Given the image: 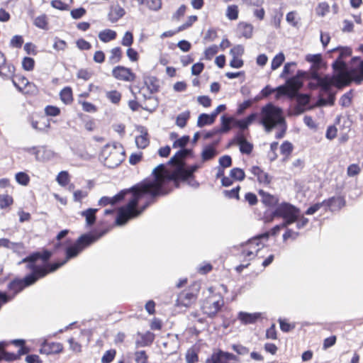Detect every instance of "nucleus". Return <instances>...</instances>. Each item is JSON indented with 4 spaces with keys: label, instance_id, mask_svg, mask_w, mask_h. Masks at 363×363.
<instances>
[{
    "label": "nucleus",
    "instance_id": "f257e3e1",
    "mask_svg": "<svg viewBox=\"0 0 363 363\" xmlns=\"http://www.w3.org/2000/svg\"><path fill=\"white\" fill-rule=\"evenodd\" d=\"M154 179L144 181L133 186L128 203L122 207L116 218V224L124 225L128 220L138 217L154 201L157 196L165 195L170 189L167 185L173 180V176L167 170L164 164H159L153 171Z\"/></svg>",
    "mask_w": 363,
    "mask_h": 363
},
{
    "label": "nucleus",
    "instance_id": "f03ea898",
    "mask_svg": "<svg viewBox=\"0 0 363 363\" xmlns=\"http://www.w3.org/2000/svg\"><path fill=\"white\" fill-rule=\"evenodd\" d=\"M104 234L105 231L99 233H89L82 235L72 246L67 248L66 257L62 262L53 263L50 266V271L55 272L58 268L66 264L69 259L76 257L85 248L96 242Z\"/></svg>",
    "mask_w": 363,
    "mask_h": 363
},
{
    "label": "nucleus",
    "instance_id": "7ed1b4c3",
    "mask_svg": "<svg viewBox=\"0 0 363 363\" xmlns=\"http://www.w3.org/2000/svg\"><path fill=\"white\" fill-rule=\"evenodd\" d=\"M306 72L298 70L296 76L286 80L284 85L277 87V94L276 99H279L281 96L285 95L290 99L297 98L299 104L305 106L309 102V96L306 94H298L299 89L303 86L301 77L306 75Z\"/></svg>",
    "mask_w": 363,
    "mask_h": 363
},
{
    "label": "nucleus",
    "instance_id": "20e7f679",
    "mask_svg": "<svg viewBox=\"0 0 363 363\" xmlns=\"http://www.w3.org/2000/svg\"><path fill=\"white\" fill-rule=\"evenodd\" d=\"M283 111L281 108L269 103L262 106L260 111L259 123L266 132L269 133L280 124L285 123Z\"/></svg>",
    "mask_w": 363,
    "mask_h": 363
},
{
    "label": "nucleus",
    "instance_id": "39448f33",
    "mask_svg": "<svg viewBox=\"0 0 363 363\" xmlns=\"http://www.w3.org/2000/svg\"><path fill=\"white\" fill-rule=\"evenodd\" d=\"M306 60L312 64L309 78L315 82L314 86H321L323 89L328 90L332 85L336 86L335 74H333L332 77L325 75L321 77L318 73V69L323 65L320 54H308L306 56Z\"/></svg>",
    "mask_w": 363,
    "mask_h": 363
},
{
    "label": "nucleus",
    "instance_id": "423d86ee",
    "mask_svg": "<svg viewBox=\"0 0 363 363\" xmlns=\"http://www.w3.org/2000/svg\"><path fill=\"white\" fill-rule=\"evenodd\" d=\"M335 67H339L341 70L335 74L336 86L342 87L348 85L351 82L359 84L363 81V61H362L358 69L347 70L346 64L344 62L338 61L335 64Z\"/></svg>",
    "mask_w": 363,
    "mask_h": 363
},
{
    "label": "nucleus",
    "instance_id": "0eeeda50",
    "mask_svg": "<svg viewBox=\"0 0 363 363\" xmlns=\"http://www.w3.org/2000/svg\"><path fill=\"white\" fill-rule=\"evenodd\" d=\"M104 165L108 168L118 167L125 159V152L120 143L106 145L100 155Z\"/></svg>",
    "mask_w": 363,
    "mask_h": 363
},
{
    "label": "nucleus",
    "instance_id": "6e6552de",
    "mask_svg": "<svg viewBox=\"0 0 363 363\" xmlns=\"http://www.w3.org/2000/svg\"><path fill=\"white\" fill-rule=\"evenodd\" d=\"M273 216L284 218L283 225H289L295 222L300 217V210L289 203H282L277 206Z\"/></svg>",
    "mask_w": 363,
    "mask_h": 363
},
{
    "label": "nucleus",
    "instance_id": "1a4fd4ad",
    "mask_svg": "<svg viewBox=\"0 0 363 363\" xmlns=\"http://www.w3.org/2000/svg\"><path fill=\"white\" fill-rule=\"evenodd\" d=\"M268 236V233H264L262 235L249 240L247 242L243 245L241 255L247 260L254 259V257L257 255L259 250L264 247V244L261 241V239H267Z\"/></svg>",
    "mask_w": 363,
    "mask_h": 363
},
{
    "label": "nucleus",
    "instance_id": "9d476101",
    "mask_svg": "<svg viewBox=\"0 0 363 363\" xmlns=\"http://www.w3.org/2000/svg\"><path fill=\"white\" fill-rule=\"evenodd\" d=\"M223 304V299L220 294H211L204 301L202 305V310L204 313L211 317L220 311Z\"/></svg>",
    "mask_w": 363,
    "mask_h": 363
},
{
    "label": "nucleus",
    "instance_id": "9b49d317",
    "mask_svg": "<svg viewBox=\"0 0 363 363\" xmlns=\"http://www.w3.org/2000/svg\"><path fill=\"white\" fill-rule=\"evenodd\" d=\"M23 150L35 156L37 161L48 162L53 160L56 157V153L46 146H33L26 147Z\"/></svg>",
    "mask_w": 363,
    "mask_h": 363
},
{
    "label": "nucleus",
    "instance_id": "f8f14e48",
    "mask_svg": "<svg viewBox=\"0 0 363 363\" xmlns=\"http://www.w3.org/2000/svg\"><path fill=\"white\" fill-rule=\"evenodd\" d=\"M41 257L40 253H34L26 258H24L19 264L23 262H27V268L32 271L30 275H33L36 278V281L47 275L50 271V268L48 269L44 267H38L35 264V262Z\"/></svg>",
    "mask_w": 363,
    "mask_h": 363
},
{
    "label": "nucleus",
    "instance_id": "ddd939ff",
    "mask_svg": "<svg viewBox=\"0 0 363 363\" xmlns=\"http://www.w3.org/2000/svg\"><path fill=\"white\" fill-rule=\"evenodd\" d=\"M36 281L33 275H28L23 279H14L8 285V289L13 292L12 298L25 287L32 285Z\"/></svg>",
    "mask_w": 363,
    "mask_h": 363
},
{
    "label": "nucleus",
    "instance_id": "4468645a",
    "mask_svg": "<svg viewBox=\"0 0 363 363\" xmlns=\"http://www.w3.org/2000/svg\"><path fill=\"white\" fill-rule=\"evenodd\" d=\"M112 74L118 80L124 82H133L135 78L130 69L123 66L116 67L112 71Z\"/></svg>",
    "mask_w": 363,
    "mask_h": 363
},
{
    "label": "nucleus",
    "instance_id": "2eb2a0df",
    "mask_svg": "<svg viewBox=\"0 0 363 363\" xmlns=\"http://www.w3.org/2000/svg\"><path fill=\"white\" fill-rule=\"evenodd\" d=\"M237 357L233 354L222 351L213 354L206 363H235Z\"/></svg>",
    "mask_w": 363,
    "mask_h": 363
},
{
    "label": "nucleus",
    "instance_id": "dca6fc26",
    "mask_svg": "<svg viewBox=\"0 0 363 363\" xmlns=\"http://www.w3.org/2000/svg\"><path fill=\"white\" fill-rule=\"evenodd\" d=\"M63 346L60 342H48L47 340H44L41 343L40 352L43 354H57L62 351Z\"/></svg>",
    "mask_w": 363,
    "mask_h": 363
},
{
    "label": "nucleus",
    "instance_id": "f3484780",
    "mask_svg": "<svg viewBox=\"0 0 363 363\" xmlns=\"http://www.w3.org/2000/svg\"><path fill=\"white\" fill-rule=\"evenodd\" d=\"M262 318L261 313H246V312H240L238 315V318L240 321L245 325L253 324L257 321L259 318Z\"/></svg>",
    "mask_w": 363,
    "mask_h": 363
},
{
    "label": "nucleus",
    "instance_id": "a211bd4d",
    "mask_svg": "<svg viewBox=\"0 0 363 363\" xmlns=\"http://www.w3.org/2000/svg\"><path fill=\"white\" fill-rule=\"evenodd\" d=\"M196 300V297L194 294L191 292L184 291L182 292L179 294L178 298L177 299V306H184L189 307L194 301Z\"/></svg>",
    "mask_w": 363,
    "mask_h": 363
},
{
    "label": "nucleus",
    "instance_id": "6ab92c4d",
    "mask_svg": "<svg viewBox=\"0 0 363 363\" xmlns=\"http://www.w3.org/2000/svg\"><path fill=\"white\" fill-rule=\"evenodd\" d=\"M250 172L257 177L258 182L260 184L267 185L271 182L269 175L257 166L252 167Z\"/></svg>",
    "mask_w": 363,
    "mask_h": 363
},
{
    "label": "nucleus",
    "instance_id": "aec40b11",
    "mask_svg": "<svg viewBox=\"0 0 363 363\" xmlns=\"http://www.w3.org/2000/svg\"><path fill=\"white\" fill-rule=\"evenodd\" d=\"M323 203L331 211L339 210L345 205V201L342 196L332 197L328 200L324 201Z\"/></svg>",
    "mask_w": 363,
    "mask_h": 363
},
{
    "label": "nucleus",
    "instance_id": "412c9836",
    "mask_svg": "<svg viewBox=\"0 0 363 363\" xmlns=\"http://www.w3.org/2000/svg\"><path fill=\"white\" fill-rule=\"evenodd\" d=\"M125 12V10L119 5L112 6L108 13V19L111 22L115 23L121 18Z\"/></svg>",
    "mask_w": 363,
    "mask_h": 363
},
{
    "label": "nucleus",
    "instance_id": "4be33fe9",
    "mask_svg": "<svg viewBox=\"0 0 363 363\" xmlns=\"http://www.w3.org/2000/svg\"><path fill=\"white\" fill-rule=\"evenodd\" d=\"M145 102L142 105V108L149 112H153L156 110L159 105V101L156 97L144 95Z\"/></svg>",
    "mask_w": 363,
    "mask_h": 363
},
{
    "label": "nucleus",
    "instance_id": "5701e85b",
    "mask_svg": "<svg viewBox=\"0 0 363 363\" xmlns=\"http://www.w3.org/2000/svg\"><path fill=\"white\" fill-rule=\"evenodd\" d=\"M262 202L267 206H274L278 203L279 199L277 196L260 190L259 191Z\"/></svg>",
    "mask_w": 363,
    "mask_h": 363
},
{
    "label": "nucleus",
    "instance_id": "b1692460",
    "mask_svg": "<svg viewBox=\"0 0 363 363\" xmlns=\"http://www.w3.org/2000/svg\"><path fill=\"white\" fill-rule=\"evenodd\" d=\"M199 168V166L194 164L187 168H180L177 172V177L182 179H187L191 177L194 172Z\"/></svg>",
    "mask_w": 363,
    "mask_h": 363
},
{
    "label": "nucleus",
    "instance_id": "393cba45",
    "mask_svg": "<svg viewBox=\"0 0 363 363\" xmlns=\"http://www.w3.org/2000/svg\"><path fill=\"white\" fill-rule=\"evenodd\" d=\"M15 67L6 62L0 67V76L6 79H13Z\"/></svg>",
    "mask_w": 363,
    "mask_h": 363
},
{
    "label": "nucleus",
    "instance_id": "a878e982",
    "mask_svg": "<svg viewBox=\"0 0 363 363\" xmlns=\"http://www.w3.org/2000/svg\"><path fill=\"white\" fill-rule=\"evenodd\" d=\"M257 114L255 113L250 114L247 118L242 120H235L234 125L239 127L242 130L247 129L248 126L257 118Z\"/></svg>",
    "mask_w": 363,
    "mask_h": 363
},
{
    "label": "nucleus",
    "instance_id": "bb28decb",
    "mask_svg": "<svg viewBox=\"0 0 363 363\" xmlns=\"http://www.w3.org/2000/svg\"><path fill=\"white\" fill-rule=\"evenodd\" d=\"M149 142L147 130L143 127L140 128V135L135 138L137 147L143 149L148 145Z\"/></svg>",
    "mask_w": 363,
    "mask_h": 363
},
{
    "label": "nucleus",
    "instance_id": "cd10ccee",
    "mask_svg": "<svg viewBox=\"0 0 363 363\" xmlns=\"http://www.w3.org/2000/svg\"><path fill=\"white\" fill-rule=\"evenodd\" d=\"M238 29L245 38H250L252 36L253 26L250 23L240 22L238 23Z\"/></svg>",
    "mask_w": 363,
    "mask_h": 363
},
{
    "label": "nucleus",
    "instance_id": "c85d7f7f",
    "mask_svg": "<svg viewBox=\"0 0 363 363\" xmlns=\"http://www.w3.org/2000/svg\"><path fill=\"white\" fill-rule=\"evenodd\" d=\"M145 84L150 94L158 91L160 88L159 80L155 77H148L145 79Z\"/></svg>",
    "mask_w": 363,
    "mask_h": 363
},
{
    "label": "nucleus",
    "instance_id": "c756f323",
    "mask_svg": "<svg viewBox=\"0 0 363 363\" xmlns=\"http://www.w3.org/2000/svg\"><path fill=\"white\" fill-rule=\"evenodd\" d=\"M116 32L111 29H105L99 33V38L104 43H108L116 39Z\"/></svg>",
    "mask_w": 363,
    "mask_h": 363
},
{
    "label": "nucleus",
    "instance_id": "7c9ffc66",
    "mask_svg": "<svg viewBox=\"0 0 363 363\" xmlns=\"http://www.w3.org/2000/svg\"><path fill=\"white\" fill-rule=\"evenodd\" d=\"M238 144L240 147V150L243 154H250L253 146L251 143L247 142L243 137H239L237 139Z\"/></svg>",
    "mask_w": 363,
    "mask_h": 363
},
{
    "label": "nucleus",
    "instance_id": "2f4dec72",
    "mask_svg": "<svg viewBox=\"0 0 363 363\" xmlns=\"http://www.w3.org/2000/svg\"><path fill=\"white\" fill-rule=\"evenodd\" d=\"M97 209L96 208H88L86 211H84L81 213V215L84 216L86 219V223L87 225H92L96 221V212Z\"/></svg>",
    "mask_w": 363,
    "mask_h": 363
},
{
    "label": "nucleus",
    "instance_id": "473e14b6",
    "mask_svg": "<svg viewBox=\"0 0 363 363\" xmlns=\"http://www.w3.org/2000/svg\"><path fill=\"white\" fill-rule=\"evenodd\" d=\"M123 197H124L123 192H121L120 194H118L111 198L107 197V196H104L100 199L99 203L102 206H106L109 203L111 205H113V204L116 203L117 202H118L120 200H121Z\"/></svg>",
    "mask_w": 363,
    "mask_h": 363
},
{
    "label": "nucleus",
    "instance_id": "72a5a7b5",
    "mask_svg": "<svg viewBox=\"0 0 363 363\" xmlns=\"http://www.w3.org/2000/svg\"><path fill=\"white\" fill-rule=\"evenodd\" d=\"M216 155V150L212 145L206 146L202 152H201V158L203 162H206L213 159Z\"/></svg>",
    "mask_w": 363,
    "mask_h": 363
},
{
    "label": "nucleus",
    "instance_id": "f704fd0d",
    "mask_svg": "<svg viewBox=\"0 0 363 363\" xmlns=\"http://www.w3.org/2000/svg\"><path fill=\"white\" fill-rule=\"evenodd\" d=\"M12 83L20 91H23L26 86L30 84L28 80L23 76H16L12 79Z\"/></svg>",
    "mask_w": 363,
    "mask_h": 363
},
{
    "label": "nucleus",
    "instance_id": "c9c22d12",
    "mask_svg": "<svg viewBox=\"0 0 363 363\" xmlns=\"http://www.w3.org/2000/svg\"><path fill=\"white\" fill-rule=\"evenodd\" d=\"M214 121H215V119L213 117V116L211 115V114L201 113V115H199V116L198 118L197 125L199 127H203L204 125H211V124L213 123Z\"/></svg>",
    "mask_w": 363,
    "mask_h": 363
},
{
    "label": "nucleus",
    "instance_id": "e433bc0d",
    "mask_svg": "<svg viewBox=\"0 0 363 363\" xmlns=\"http://www.w3.org/2000/svg\"><path fill=\"white\" fill-rule=\"evenodd\" d=\"M60 99L65 104H69L73 101L72 91L69 86L65 87L60 93Z\"/></svg>",
    "mask_w": 363,
    "mask_h": 363
},
{
    "label": "nucleus",
    "instance_id": "4c0bfd02",
    "mask_svg": "<svg viewBox=\"0 0 363 363\" xmlns=\"http://www.w3.org/2000/svg\"><path fill=\"white\" fill-rule=\"evenodd\" d=\"M33 24L38 28L43 30H48V21L45 14H42L33 20Z\"/></svg>",
    "mask_w": 363,
    "mask_h": 363
},
{
    "label": "nucleus",
    "instance_id": "58836bf2",
    "mask_svg": "<svg viewBox=\"0 0 363 363\" xmlns=\"http://www.w3.org/2000/svg\"><path fill=\"white\" fill-rule=\"evenodd\" d=\"M238 6L237 5H230L226 9V17L230 21H235L238 18Z\"/></svg>",
    "mask_w": 363,
    "mask_h": 363
},
{
    "label": "nucleus",
    "instance_id": "ea45409f",
    "mask_svg": "<svg viewBox=\"0 0 363 363\" xmlns=\"http://www.w3.org/2000/svg\"><path fill=\"white\" fill-rule=\"evenodd\" d=\"M56 181L58 183L59 185L61 186H67L69 181V174L68 172L67 171H61L59 172V174L57 175Z\"/></svg>",
    "mask_w": 363,
    "mask_h": 363
},
{
    "label": "nucleus",
    "instance_id": "a19ab883",
    "mask_svg": "<svg viewBox=\"0 0 363 363\" xmlns=\"http://www.w3.org/2000/svg\"><path fill=\"white\" fill-rule=\"evenodd\" d=\"M351 55V50L350 48H341L340 49V55H339V57L334 62V63L333 64V67L334 69V71H335V74H336L337 73H339L340 72V69L339 67H335V64L336 62H337L338 61L340 62H343L342 61V59L343 57H347V56H350Z\"/></svg>",
    "mask_w": 363,
    "mask_h": 363
},
{
    "label": "nucleus",
    "instance_id": "79ce46f5",
    "mask_svg": "<svg viewBox=\"0 0 363 363\" xmlns=\"http://www.w3.org/2000/svg\"><path fill=\"white\" fill-rule=\"evenodd\" d=\"M235 119L231 117H226L225 116H223L221 117V128L220 131L221 133H226L229 131L231 128L230 124L232 123H234Z\"/></svg>",
    "mask_w": 363,
    "mask_h": 363
},
{
    "label": "nucleus",
    "instance_id": "37998d69",
    "mask_svg": "<svg viewBox=\"0 0 363 363\" xmlns=\"http://www.w3.org/2000/svg\"><path fill=\"white\" fill-rule=\"evenodd\" d=\"M106 97L111 103L118 104L121 99V94L116 90L108 91L106 92Z\"/></svg>",
    "mask_w": 363,
    "mask_h": 363
},
{
    "label": "nucleus",
    "instance_id": "c03bdc74",
    "mask_svg": "<svg viewBox=\"0 0 363 363\" xmlns=\"http://www.w3.org/2000/svg\"><path fill=\"white\" fill-rule=\"evenodd\" d=\"M285 57L283 52H279L273 58L271 63V68L272 70L278 69L284 62Z\"/></svg>",
    "mask_w": 363,
    "mask_h": 363
},
{
    "label": "nucleus",
    "instance_id": "a18cd8bd",
    "mask_svg": "<svg viewBox=\"0 0 363 363\" xmlns=\"http://www.w3.org/2000/svg\"><path fill=\"white\" fill-rule=\"evenodd\" d=\"M190 113L189 111H184L179 113L176 119V124L180 128H184L186 124L187 120L189 118Z\"/></svg>",
    "mask_w": 363,
    "mask_h": 363
},
{
    "label": "nucleus",
    "instance_id": "49530a36",
    "mask_svg": "<svg viewBox=\"0 0 363 363\" xmlns=\"http://www.w3.org/2000/svg\"><path fill=\"white\" fill-rule=\"evenodd\" d=\"M15 179L17 183L23 186H27L30 182L29 176L23 172L16 174Z\"/></svg>",
    "mask_w": 363,
    "mask_h": 363
},
{
    "label": "nucleus",
    "instance_id": "de8ad7c7",
    "mask_svg": "<svg viewBox=\"0 0 363 363\" xmlns=\"http://www.w3.org/2000/svg\"><path fill=\"white\" fill-rule=\"evenodd\" d=\"M191 153V150L188 149H181L170 160V162L177 163L179 160L186 157Z\"/></svg>",
    "mask_w": 363,
    "mask_h": 363
},
{
    "label": "nucleus",
    "instance_id": "09e8293b",
    "mask_svg": "<svg viewBox=\"0 0 363 363\" xmlns=\"http://www.w3.org/2000/svg\"><path fill=\"white\" fill-rule=\"evenodd\" d=\"M13 203V198L8 194H0V208L4 209Z\"/></svg>",
    "mask_w": 363,
    "mask_h": 363
},
{
    "label": "nucleus",
    "instance_id": "8fccbe9b",
    "mask_svg": "<svg viewBox=\"0 0 363 363\" xmlns=\"http://www.w3.org/2000/svg\"><path fill=\"white\" fill-rule=\"evenodd\" d=\"M230 176L235 180L242 181L244 179L245 174L242 169L233 168L230 170Z\"/></svg>",
    "mask_w": 363,
    "mask_h": 363
},
{
    "label": "nucleus",
    "instance_id": "3c124183",
    "mask_svg": "<svg viewBox=\"0 0 363 363\" xmlns=\"http://www.w3.org/2000/svg\"><path fill=\"white\" fill-rule=\"evenodd\" d=\"M121 58V50L120 48L116 47L113 48L111 50V56L109 57V60L112 63H116L120 61Z\"/></svg>",
    "mask_w": 363,
    "mask_h": 363
},
{
    "label": "nucleus",
    "instance_id": "603ef678",
    "mask_svg": "<svg viewBox=\"0 0 363 363\" xmlns=\"http://www.w3.org/2000/svg\"><path fill=\"white\" fill-rule=\"evenodd\" d=\"M218 52V46L213 45L206 48L204 51L205 59L210 60Z\"/></svg>",
    "mask_w": 363,
    "mask_h": 363
},
{
    "label": "nucleus",
    "instance_id": "864d4df0",
    "mask_svg": "<svg viewBox=\"0 0 363 363\" xmlns=\"http://www.w3.org/2000/svg\"><path fill=\"white\" fill-rule=\"evenodd\" d=\"M35 61L33 58L25 57L22 60V67L26 71H31L33 69Z\"/></svg>",
    "mask_w": 363,
    "mask_h": 363
},
{
    "label": "nucleus",
    "instance_id": "5fc2aeb1",
    "mask_svg": "<svg viewBox=\"0 0 363 363\" xmlns=\"http://www.w3.org/2000/svg\"><path fill=\"white\" fill-rule=\"evenodd\" d=\"M115 350H107L101 357V363H110L111 362L116 356Z\"/></svg>",
    "mask_w": 363,
    "mask_h": 363
},
{
    "label": "nucleus",
    "instance_id": "6e6d98bb",
    "mask_svg": "<svg viewBox=\"0 0 363 363\" xmlns=\"http://www.w3.org/2000/svg\"><path fill=\"white\" fill-rule=\"evenodd\" d=\"M69 345V349L75 353H79L82 351V345L77 342L74 337H71L68 340Z\"/></svg>",
    "mask_w": 363,
    "mask_h": 363
},
{
    "label": "nucleus",
    "instance_id": "4d7b16f0",
    "mask_svg": "<svg viewBox=\"0 0 363 363\" xmlns=\"http://www.w3.org/2000/svg\"><path fill=\"white\" fill-rule=\"evenodd\" d=\"M361 172V167L357 164H350L347 169V174L350 177L357 176Z\"/></svg>",
    "mask_w": 363,
    "mask_h": 363
},
{
    "label": "nucleus",
    "instance_id": "13d9d810",
    "mask_svg": "<svg viewBox=\"0 0 363 363\" xmlns=\"http://www.w3.org/2000/svg\"><path fill=\"white\" fill-rule=\"evenodd\" d=\"M20 243H16L11 242L9 239L6 238H0V247H4L7 249L15 250L16 247L20 246Z\"/></svg>",
    "mask_w": 363,
    "mask_h": 363
},
{
    "label": "nucleus",
    "instance_id": "bf43d9fd",
    "mask_svg": "<svg viewBox=\"0 0 363 363\" xmlns=\"http://www.w3.org/2000/svg\"><path fill=\"white\" fill-rule=\"evenodd\" d=\"M147 355L144 350L138 351L135 353V360L136 363H147Z\"/></svg>",
    "mask_w": 363,
    "mask_h": 363
},
{
    "label": "nucleus",
    "instance_id": "052dcab7",
    "mask_svg": "<svg viewBox=\"0 0 363 363\" xmlns=\"http://www.w3.org/2000/svg\"><path fill=\"white\" fill-rule=\"evenodd\" d=\"M292 144L288 141H285L280 147L281 153L284 155L289 156L292 152Z\"/></svg>",
    "mask_w": 363,
    "mask_h": 363
},
{
    "label": "nucleus",
    "instance_id": "680f3d73",
    "mask_svg": "<svg viewBox=\"0 0 363 363\" xmlns=\"http://www.w3.org/2000/svg\"><path fill=\"white\" fill-rule=\"evenodd\" d=\"M252 104L253 101L251 99L246 100L242 103L238 105L237 113L238 115L242 114L247 108H250L252 105Z\"/></svg>",
    "mask_w": 363,
    "mask_h": 363
},
{
    "label": "nucleus",
    "instance_id": "e2e57ef3",
    "mask_svg": "<svg viewBox=\"0 0 363 363\" xmlns=\"http://www.w3.org/2000/svg\"><path fill=\"white\" fill-rule=\"evenodd\" d=\"M147 7L152 11H158L162 7V0H147Z\"/></svg>",
    "mask_w": 363,
    "mask_h": 363
},
{
    "label": "nucleus",
    "instance_id": "0e129e2a",
    "mask_svg": "<svg viewBox=\"0 0 363 363\" xmlns=\"http://www.w3.org/2000/svg\"><path fill=\"white\" fill-rule=\"evenodd\" d=\"M23 43V37L18 35H14L10 41V45L13 48H21Z\"/></svg>",
    "mask_w": 363,
    "mask_h": 363
},
{
    "label": "nucleus",
    "instance_id": "69168bd1",
    "mask_svg": "<svg viewBox=\"0 0 363 363\" xmlns=\"http://www.w3.org/2000/svg\"><path fill=\"white\" fill-rule=\"evenodd\" d=\"M189 136H186V135L183 136L174 142L173 147L174 148H177V147L183 148L184 147L186 146V145L189 143Z\"/></svg>",
    "mask_w": 363,
    "mask_h": 363
},
{
    "label": "nucleus",
    "instance_id": "338daca9",
    "mask_svg": "<svg viewBox=\"0 0 363 363\" xmlns=\"http://www.w3.org/2000/svg\"><path fill=\"white\" fill-rule=\"evenodd\" d=\"M45 112L48 116H57L60 113V109L54 106H47L45 108Z\"/></svg>",
    "mask_w": 363,
    "mask_h": 363
},
{
    "label": "nucleus",
    "instance_id": "774afa93",
    "mask_svg": "<svg viewBox=\"0 0 363 363\" xmlns=\"http://www.w3.org/2000/svg\"><path fill=\"white\" fill-rule=\"evenodd\" d=\"M133 34L129 31L125 32L121 41L122 45L124 46H130L133 44Z\"/></svg>",
    "mask_w": 363,
    "mask_h": 363
}]
</instances>
